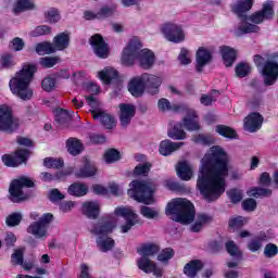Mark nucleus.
<instances>
[{
    "instance_id": "f257e3e1",
    "label": "nucleus",
    "mask_w": 278,
    "mask_h": 278,
    "mask_svg": "<svg viewBox=\"0 0 278 278\" xmlns=\"http://www.w3.org/2000/svg\"><path fill=\"white\" fill-rule=\"evenodd\" d=\"M229 175V156L219 146L210 149L201 161L197 188L208 203L225 194V177Z\"/></svg>"
},
{
    "instance_id": "f03ea898",
    "label": "nucleus",
    "mask_w": 278,
    "mask_h": 278,
    "mask_svg": "<svg viewBox=\"0 0 278 278\" xmlns=\"http://www.w3.org/2000/svg\"><path fill=\"white\" fill-rule=\"evenodd\" d=\"M136 62L140 68L149 71L155 64V54L149 49L142 50L140 40L132 39L122 52V64L123 66H134Z\"/></svg>"
},
{
    "instance_id": "7ed1b4c3",
    "label": "nucleus",
    "mask_w": 278,
    "mask_h": 278,
    "mask_svg": "<svg viewBox=\"0 0 278 278\" xmlns=\"http://www.w3.org/2000/svg\"><path fill=\"white\" fill-rule=\"evenodd\" d=\"M34 73H36V65L26 64L9 81L11 92L22 101H29L34 97V90L29 87Z\"/></svg>"
},
{
    "instance_id": "20e7f679",
    "label": "nucleus",
    "mask_w": 278,
    "mask_h": 278,
    "mask_svg": "<svg viewBox=\"0 0 278 278\" xmlns=\"http://www.w3.org/2000/svg\"><path fill=\"white\" fill-rule=\"evenodd\" d=\"M165 214L176 223L190 225L195 216L194 205L187 199L177 198L167 204Z\"/></svg>"
},
{
    "instance_id": "39448f33",
    "label": "nucleus",
    "mask_w": 278,
    "mask_h": 278,
    "mask_svg": "<svg viewBox=\"0 0 278 278\" xmlns=\"http://www.w3.org/2000/svg\"><path fill=\"white\" fill-rule=\"evenodd\" d=\"M156 188L157 185L153 180H132L130 189H128V195L130 199L138 201V203L151 205L153 203V192H155Z\"/></svg>"
},
{
    "instance_id": "423d86ee",
    "label": "nucleus",
    "mask_w": 278,
    "mask_h": 278,
    "mask_svg": "<svg viewBox=\"0 0 278 278\" xmlns=\"http://www.w3.org/2000/svg\"><path fill=\"white\" fill-rule=\"evenodd\" d=\"M23 188H34V180L22 176L11 182L9 192L13 203H21V201H25V193L23 192Z\"/></svg>"
},
{
    "instance_id": "0eeeda50",
    "label": "nucleus",
    "mask_w": 278,
    "mask_h": 278,
    "mask_svg": "<svg viewBox=\"0 0 278 278\" xmlns=\"http://www.w3.org/2000/svg\"><path fill=\"white\" fill-rule=\"evenodd\" d=\"M18 129V119L12 115V109L8 105H0V131L14 134Z\"/></svg>"
},
{
    "instance_id": "6e6552de",
    "label": "nucleus",
    "mask_w": 278,
    "mask_h": 278,
    "mask_svg": "<svg viewBox=\"0 0 278 278\" xmlns=\"http://www.w3.org/2000/svg\"><path fill=\"white\" fill-rule=\"evenodd\" d=\"M114 214L116 216H123L126 220V224L121 226L122 233H127L134 225H142V219L129 207H116Z\"/></svg>"
},
{
    "instance_id": "1a4fd4ad",
    "label": "nucleus",
    "mask_w": 278,
    "mask_h": 278,
    "mask_svg": "<svg viewBox=\"0 0 278 278\" xmlns=\"http://www.w3.org/2000/svg\"><path fill=\"white\" fill-rule=\"evenodd\" d=\"M51 220H53V215L46 213L42 215V217L39 218L38 222H34L28 226L27 232L31 233V236H35V238H45V236H47V229L49 228Z\"/></svg>"
},
{
    "instance_id": "9d476101",
    "label": "nucleus",
    "mask_w": 278,
    "mask_h": 278,
    "mask_svg": "<svg viewBox=\"0 0 278 278\" xmlns=\"http://www.w3.org/2000/svg\"><path fill=\"white\" fill-rule=\"evenodd\" d=\"M116 223H118L116 217L112 215L104 216L98 220L97 225L91 230V233L99 237L108 236L116 229Z\"/></svg>"
},
{
    "instance_id": "9b49d317",
    "label": "nucleus",
    "mask_w": 278,
    "mask_h": 278,
    "mask_svg": "<svg viewBox=\"0 0 278 278\" xmlns=\"http://www.w3.org/2000/svg\"><path fill=\"white\" fill-rule=\"evenodd\" d=\"M27 157H29V150L20 149L14 154L2 155V162L4 166L16 168V166H21V164L27 162Z\"/></svg>"
},
{
    "instance_id": "f8f14e48",
    "label": "nucleus",
    "mask_w": 278,
    "mask_h": 278,
    "mask_svg": "<svg viewBox=\"0 0 278 278\" xmlns=\"http://www.w3.org/2000/svg\"><path fill=\"white\" fill-rule=\"evenodd\" d=\"M162 33L169 42H175L176 45L184 42L186 38L181 27L173 23L164 24L162 27Z\"/></svg>"
},
{
    "instance_id": "ddd939ff",
    "label": "nucleus",
    "mask_w": 278,
    "mask_h": 278,
    "mask_svg": "<svg viewBox=\"0 0 278 278\" xmlns=\"http://www.w3.org/2000/svg\"><path fill=\"white\" fill-rule=\"evenodd\" d=\"M275 16V11L273 10V2H266L263 4V10L257 11L245 18V21H251L254 25H260L264 21H270Z\"/></svg>"
},
{
    "instance_id": "4468645a",
    "label": "nucleus",
    "mask_w": 278,
    "mask_h": 278,
    "mask_svg": "<svg viewBox=\"0 0 278 278\" xmlns=\"http://www.w3.org/2000/svg\"><path fill=\"white\" fill-rule=\"evenodd\" d=\"M262 75L265 86H273L278 79V63L273 60H267L262 68Z\"/></svg>"
},
{
    "instance_id": "2eb2a0df",
    "label": "nucleus",
    "mask_w": 278,
    "mask_h": 278,
    "mask_svg": "<svg viewBox=\"0 0 278 278\" xmlns=\"http://www.w3.org/2000/svg\"><path fill=\"white\" fill-rule=\"evenodd\" d=\"M181 110H185L186 112V116L182 118L181 123L182 127H185L187 131H199L201 125H199V121H197V111L184 105Z\"/></svg>"
},
{
    "instance_id": "dca6fc26",
    "label": "nucleus",
    "mask_w": 278,
    "mask_h": 278,
    "mask_svg": "<svg viewBox=\"0 0 278 278\" xmlns=\"http://www.w3.org/2000/svg\"><path fill=\"white\" fill-rule=\"evenodd\" d=\"M89 42L98 58H102L103 60H105V58L110 55V49L108 48V43H105V40H103V37L101 35L96 34L91 36Z\"/></svg>"
},
{
    "instance_id": "f3484780",
    "label": "nucleus",
    "mask_w": 278,
    "mask_h": 278,
    "mask_svg": "<svg viewBox=\"0 0 278 278\" xmlns=\"http://www.w3.org/2000/svg\"><path fill=\"white\" fill-rule=\"evenodd\" d=\"M137 266L143 273H147V274L153 273L154 277H162V275H164V269H162V267H157L155 262L151 261L147 256H141L137 261Z\"/></svg>"
},
{
    "instance_id": "a211bd4d",
    "label": "nucleus",
    "mask_w": 278,
    "mask_h": 278,
    "mask_svg": "<svg viewBox=\"0 0 278 278\" xmlns=\"http://www.w3.org/2000/svg\"><path fill=\"white\" fill-rule=\"evenodd\" d=\"M262 123H264V117L260 113H251L244 118L243 127L245 131L250 134H255L258 129H262Z\"/></svg>"
},
{
    "instance_id": "6ab92c4d",
    "label": "nucleus",
    "mask_w": 278,
    "mask_h": 278,
    "mask_svg": "<svg viewBox=\"0 0 278 278\" xmlns=\"http://www.w3.org/2000/svg\"><path fill=\"white\" fill-rule=\"evenodd\" d=\"M134 116H136V106L134 104H119V123L122 127H127Z\"/></svg>"
},
{
    "instance_id": "aec40b11",
    "label": "nucleus",
    "mask_w": 278,
    "mask_h": 278,
    "mask_svg": "<svg viewBox=\"0 0 278 278\" xmlns=\"http://www.w3.org/2000/svg\"><path fill=\"white\" fill-rule=\"evenodd\" d=\"M146 88H148L150 94H157L160 86H162V79L159 76L152 74L141 75Z\"/></svg>"
},
{
    "instance_id": "412c9836",
    "label": "nucleus",
    "mask_w": 278,
    "mask_h": 278,
    "mask_svg": "<svg viewBox=\"0 0 278 278\" xmlns=\"http://www.w3.org/2000/svg\"><path fill=\"white\" fill-rule=\"evenodd\" d=\"M212 62V50L206 48H199L197 51V71L201 73L204 66H207Z\"/></svg>"
},
{
    "instance_id": "4be33fe9",
    "label": "nucleus",
    "mask_w": 278,
    "mask_h": 278,
    "mask_svg": "<svg viewBox=\"0 0 278 278\" xmlns=\"http://www.w3.org/2000/svg\"><path fill=\"white\" fill-rule=\"evenodd\" d=\"M144 80L142 79V76H138L132 78L128 84V91L132 97H142L144 93Z\"/></svg>"
},
{
    "instance_id": "5701e85b",
    "label": "nucleus",
    "mask_w": 278,
    "mask_h": 278,
    "mask_svg": "<svg viewBox=\"0 0 278 278\" xmlns=\"http://www.w3.org/2000/svg\"><path fill=\"white\" fill-rule=\"evenodd\" d=\"M99 212H101V205L97 201H87L83 203V214L87 218H99Z\"/></svg>"
},
{
    "instance_id": "b1692460",
    "label": "nucleus",
    "mask_w": 278,
    "mask_h": 278,
    "mask_svg": "<svg viewBox=\"0 0 278 278\" xmlns=\"http://www.w3.org/2000/svg\"><path fill=\"white\" fill-rule=\"evenodd\" d=\"M184 144V142H173L166 139L160 143L159 153L165 156L170 155L172 153H175V151H178V149H181Z\"/></svg>"
},
{
    "instance_id": "393cba45",
    "label": "nucleus",
    "mask_w": 278,
    "mask_h": 278,
    "mask_svg": "<svg viewBox=\"0 0 278 278\" xmlns=\"http://www.w3.org/2000/svg\"><path fill=\"white\" fill-rule=\"evenodd\" d=\"M177 175L182 181H190L192 179V165L188 161L179 162L176 166Z\"/></svg>"
},
{
    "instance_id": "a878e982",
    "label": "nucleus",
    "mask_w": 278,
    "mask_h": 278,
    "mask_svg": "<svg viewBox=\"0 0 278 278\" xmlns=\"http://www.w3.org/2000/svg\"><path fill=\"white\" fill-rule=\"evenodd\" d=\"M71 43V36L68 33H61L53 38V47L54 51H64V49H68V45Z\"/></svg>"
},
{
    "instance_id": "bb28decb",
    "label": "nucleus",
    "mask_w": 278,
    "mask_h": 278,
    "mask_svg": "<svg viewBox=\"0 0 278 278\" xmlns=\"http://www.w3.org/2000/svg\"><path fill=\"white\" fill-rule=\"evenodd\" d=\"M202 269H203V262L199 260H193L185 265L184 273L189 278H194L197 277L199 271Z\"/></svg>"
},
{
    "instance_id": "cd10ccee",
    "label": "nucleus",
    "mask_w": 278,
    "mask_h": 278,
    "mask_svg": "<svg viewBox=\"0 0 278 278\" xmlns=\"http://www.w3.org/2000/svg\"><path fill=\"white\" fill-rule=\"evenodd\" d=\"M251 8H253V0H238L231 5L232 12L239 16H244Z\"/></svg>"
},
{
    "instance_id": "c85d7f7f",
    "label": "nucleus",
    "mask_w": 278,
    "mask_h": 278,
    "mask_svg": "<svg viewBox=\"0 0 278 278\" xmlns=\"http://www.w3.org/2000/svg\"><path fill=\"white\" fill-rule=\"evenodd\" d=\"M257 31H260V26L250 24L248 22H242L235 30V36L240 38V36H244V34H257Z\"/></svg>"
},
{
    "instance_id": "c756f323",
    "label": "nucleus",
    "mask_w": 278,
    "mask_h": 278,
    "mask_svg": "<svg viewBox=\"0 0 278 278\" xmlns=\"http://www.w3.org/2000/svg\"><path fill=\"white\" fill-rule=\"evenodd\" d=\"M137 253H139L141 257H153V255L160 253V245L155 243H146L137 249Z\"/></svg>"
},
{
    "instance_id": "7c9ffc66",
    "label": "nucleus",
    "mask_w": 278,
    "mask_h": 278,
    "mask_svg": "<svg viewBox=\"0 0 278 278\" xmlns=\"http://www.w3.org/2000/svg\"><path fill=\"white\" fill-rule=\"evenodd\" d=\"M91 114L94 121L99 119L105 129H112L114 127V117H112V115L103 112L97 113L94 111H91Z\"/></svg>"
},
{
    "instance_id": "2f4dec72",
    "label": "nucleus",
    "mask_w": 278,
    "mask_h": 278,
    "mask_svg": "<svg viewBox=\"0 0 278 278\" xmlns=\"http://www.w3.org/2000/svg\"><path fill=\"white\" fill-rule=\"evenodd\" d=\"M75 175L81 179H86L87 177H94V175H97V166L87 161L85 165L75 173Z\"/></svg>"
},
{
    "instance_id": "473e14b6",
    "label": "nucleus",
    "mask_w": 278,
    "mask_h": 278,
    "mask_svg": "<svg viewBox=\"0 0 278 278\" xmlns=\"http://www.w3.org/2000/svg\"><path fill=\"white\" fill-rule=\"evenodd\" d=\"M96 244L99 251H101L102 253H108V251H112L114 249L116 242L110 237H98L96 239Z\"/></svg>"
},
{
    "instance_id": "72a5a7b5",
    "label": "nucleus",
    "mask_w": 278,
    "mask_h": 278,
    "mask_svg": "<svg viewBox=\"0 0 278 278\" xmlns=\"http://www.w3.org/2000/svg\"><path fill=\"white\" fill-rule=\"evenodd\" d=\"M220 53L225 66H233V62H236V51L230 47L224 46L220 48Z\"/></svg>"
},
{
    "instance_id": "f704fd0d",
    "label": "nucleus",
    "mask_w": 278,
    "mask_h": 278,
    "mask_svg": "<svg viewBox=\"0 0 278 278\" xmlns=\"http://www.w3.org/2000/svg\"><path fill=\"white\" fill-rule=\"evenodd\" d=\"M67 151L71 155H79L84 151V143L77 138H70L66 141Z\"/></svg>"
},
{
    "instance_id": "c9c22d12",
    "label": "nucleus",
    "mask_w": 278,
    "mask_h": 278,
    "mask_svg": "<svg viewBox=\"0 0 278 278\" xmlns=\"http://www.w3.org/2000/svg\"><path fill=\"white\" fill-rule=\"evenodd\" d=\"M211 222H212V216L205 215V214H199L197 216L194 224L191 226V231H193V233H199V231L203 229V226L210 225Z\"/></svg>"
},
{
    "instance_id": "e433bc0d",
    "label": "nucleus",
    "mask_w": 278,
    "mask_h": 278,
    "mask_svg": "<svg viewBox=\"0 0 278 278\" xmlns=\"http://www.w3.org/2000/svg\"><path fill=\"white\" fill-rule=\"evenodd\" d=\"M72 197H86L88 194V186L85 184L74 182L67 189Z\"/></svg>"
},
{
    "instance_id": "4c0bfd02",
    "label": "nucleus",
    "mask_w": 278,
    "mask_h": 278,
    "mask_svg": "<svg viewBox=\"0 0 278 278\" xmlns=\"http://www.w3.org/2000/svg\"><path fill=\"white\" fill-rule=\"evenodd\" d=\"M167 136L173 140H186L187 134L184 131V124H175L174 127L168 130Z\"/></svg>"
},
{
    "instance_id": "58836bf2",
    "label": "nucleus",
    "mask_w": 278,
    "mask_h": 278,
    "mask_svg": "<svg viewBox=\"0 0 278 278\" xmlns=\"http://www.w3.org/2000/svg\"><path fill=\"white\" fill-rule=\"evenodd\" d=\"M36 4L31 0H17L13 12L14 14H21V12H27V10H35Z\"/></svg>"
},
{
    "instance_id": "ea45409f",
    "label": "nucleus",
    "mask_w": 278,
    "mask_h": 278,
    "mask_svg": "<svg viewBox=\"0 0 278 278\" xmlns=\"http://www.w3.org/2000/svg\"><path fill=\"white\" fill-rule=\"evenodd\" d=\"M273 195V190L262 187H252L248 190V197H254V199L268 198Z\"/></svg>"
},
{
    "instance_id": "a19ab883",
    "label": "nucleus",
    "mask_w": 278,
    "mask_h": 278,
    "mask_svg": "<svg viewBox=\"0 0 278 278\" xmlns=\"http://www.w3.org/2000/svg\"><path fill=\"white\" fill-rule=\"evenodd\" d=\"M99 77L104 84H112V79L118 78V72L112 67L99 72Z\"/></svg>"
},
{
    "instance_id": "79ce46f5",
    "label": "nucleus",
    "mask_w": 278,
    "mask_h": 278,
    "mask_svg": "<svg viewBox=\"0 0 278 278\" xmlns=\"http://www.w3.org/2000/svg\"><path fill=\"white\" fill-rule=\"evenodd\" d=\"M159 110H162V112H166L168 110H170L172 112H181V110H184V105L170 104V101L162 98L161 100H159Z\"/></svg>"
},
{
    "instance_id": "37998d69",
    "label": "nucleus",
    "mask_w": 278,
    "mask_h": 278,
    "mask_svg": "<svg viewBox=\"0 0 278 278\" xmlns=\"http://www.w3.org/2000/svg\"><path fill=\"white\" fill-rule=\"evenodd\" d=\"M226 251L230 254L233 260H238V262H242V251L233 241L226 242Z\"/></svg>"
},
{
    "instance_id": "c03bdc74",
    "label": "nucleus",
    "mask_w": 278,
    "mask_h": 278,
    "mask_svg": "<svg viewBox=\"0 0 278 278\" xmlns=\"http://www.w3.org/2000/svg\"><path fill=\"white\" fill-rule=\"evenodd\" d=\"M192 141L195 142V144L210 147V144H214V137H212V135L199 134L192 137Z\"/></svg>"
},
{
    "instance_id": "a18cd8bd",
    "label": "nucleus",
    "mask_w": 278,
    "mask_h": 278,
    "mask_svg": "<svg viewBox=\"0 0 278 278\" xmlns=\"http://www.w3.org/2000/svg\"><path fill=\"white\" fill-rule=\"evenodd\" d=\"M215 131L223 136L224 138H238V134L233 130V128L225 125H217Z\"/></svg>"
},
{
    "instance_id": "49530a36",
    "label": "nucleus",
    "mask_w": 278,
    "mask_h": 278,
    "mask_svg": "<svg viewBox=\"0 0 278 278\" xmlns=\"http://www.w3.org/2000/svg\"><path fill=\"white\" fill-rule=\"evenodd\" d=\"M36 52L39 55H50V53H55V48L51 42H41L36 46Z\"/></svg>"
},
{
    "instance_id": "de8ad7c7",
    "label": "nucleus",
    "mask_w": 278,
    "mask_h": 278,
    "mask_svg": "<svg viewBox=\"0 0 278 278\" xmlns=\"http://www.w3.org/2000/svg\"><path fill=\"white\" fill-rule=\"evenodd\" d=\"M60 62H62L60 56H46L40 59L39 64L42 68H53V66H55V64H60Z\"/></svg>"
},
{
    "instance_id": "09e8293b",
    "label": "nucleus",
    "mask_w": 278,
    "mask_h": 278,
    "mask_svg": "<svg viewBox=\"0 0 278 278\" xmlns=\"http://www.w3.org/2000/svg\"><path fill=\"white\" fill-rule=\"evenodd\" d=\"M25 249H16L11 255L12 266H21L24 262Z\"/></svg>"
},
{
    "instance_id": "8fccbe9b",
    "label": "nucleus",
    "mask_w": 278,
    "mask_h": 278,
    "mask_svg": "<svg viewBox=\"0 0 278 278\" xmlns=\"http://www.w3.org/2000/svg\"><path fill=\"white\" fill-rule=\"evenodd\" d=\"M43 166H46V168H63L64 167V160L53 159V157H46L43 160Z\"/></svg>"
},
{
    "instance_id": "3c124183",
    "label": "nucleus",
    "mask_w": 278,
    "mask_h": 278,
    "mask_svg": "<svg viewBox=\"0 0 278 278\" xmlns=\"http://www.w3.org/2000/svg\"><path fill=\"white\" fill-rule=\"evenodd\" d=\"M235 73L237 77H240L242 79L247 77L249 73H251V65L249 63H239L235 68Z\"/></svg>"
},
{
    "instance_id": "603ef678",
    "label": "nucleus",
    "mask_w": 278,
    "mask_h": 278,
    "mask_svg": "<svg viewBox=\"0 0 278 278\" xmlns=\"http://www.w3.org/2000/svg\"><path fill=\"white\" fill-rule=\"evenodd\" d=\"M104 160L106 164H113V162H118L121 160V152L116 149H110L104 153Z\"/></svg>"
},
{
    "instance_id": "864d4df0",
    "label": "nucleus",
    "mask_w": 278,
    "mask_h": 278,
    "mask_svg": "<svg viewBox=\"0 0 278 278\" xmlns=\"http://www.w3.org/2000/svg\"><path fill=\"white\" fill-rule=\"evenodd\" d=\"M0 64L2 68H12V66L16 65V62L14 61V56L10 53H4L1 55Z\"/></svg>"
},
{
    "instance_id": "5fc2aeb1",
    "label": "nucleus",
    "mask_w": 278,
    "mask_h": 278,
    "mask_svg": "<svg viewBox=\"0 0 278 278\" xmlns=\"http://www.w3.org/2000/svg\"><path fill=\"white\" fill-rule=\"evenodd\" d=\"M22 220H23V215L21 213H13L7 217L5 223L8 227H16L21 225Z\"/></svg>"
},
{
    "instance_id": "6e6d98bb",
    "label": "nucleus",
    "mask_w": 278,
    "mask_h": 278,
    "mask_svg": "<svg viewBox=\"0 0 278 278\" xmlns=\"http://www.w3.org/2000/svg\"><path fill=\"white\" fill-rule=\"evenodd\" d=\"M173 257H175V250H173V248H166L157 255L159 262L163 263L168 262V260H173Z\"/></svg>"
},
{
    "instance_id": "4d7b16f0",
    "label": "nucleus",
    "mask_w": 278,
    "mask_h": 278,
    "mask_svg": "<svg viewBox=\"0 0 278 278\" xmlns=\"http://www.w3.org/2000/svg\"><path fill=\"white\" fill-rule=\"evenodd\" d=\"M140 214H142L144 218L153 219V218H157V216L160 215V212L149 206H141Z\"/></svg>"
},
{
    "instance_id": "13d9d810",
    "label": "nucleus",
    "mask_w": 278,
    "mask_h": 278,
    "mask_svg": "<svg viewBox=\"0 0 278 278\" xmlns=\"http://www.w3.org/2000/svg\"><path fill=\"white\" fill-rule=\"evenodd\" d=\"M55 121L56 123L64 125V123H68V121H71V114H68V111L64 109H59L56 111Z\"/></svg>"
},
{
    "instance_id": "bf43d9fd",
    "label": "nucleus",
    "mask_w": 278,
    "mask_h": 278,
    "mask_svg": "<svg viewBox=\"0 0 278 278\" xmlns=\"http://www.w3.org/2000/svg\"><path fill=\"white\" fill-rule=\"evenodd\" d=\"M114 12H116V7H102L98 12V17L101 20L110 18V16H114Z\"/></svg>"
},
{
    "instance_id": "052dcab7",
    "label": "nucleus",
    "mask_w": 278,
    "mask_h": 278,
    "mask_svg": "<svg viewBox=\"0 0 278 278\" xmlns=\"http://www.w3.org/2000/svg\"><path fill=\"white\" fill-rule=\"evenodd\" d=\"M262 242H264L262 237H255L248 243V249L252 251V253H255V251H260V249H262Z\"/></svg>"
},
{
    "instance_id": "680f3d73",
    "label": "nucleus",
    "mask_w": 278,
    "mask_h": 278,
    "mask_svg": "<svg viewBox=\"0 0 278 278\" xmlns=\"http://www.w3.org/2000/svg\"><path fill=\"white\" fill-rule=\"evenodd\" d=\"M151 163L146 164H139L135 167V175L140 176L142 175L146 177V175H149V172L151 170Z\"/></svg>"
},
{
    "instance_id": "e2e57ef3",
    "label": "nucleus",
    "mask_w": 278,
    "mask_h": 278,
    "mask_svg": "<svg viewBox=\"0 0 278 278\" xmlns=\"http://www.w3.org/2000/svg\"><path fill=\"white\" fill-rule=\"evenodd\" d=\"M47 34H51V27H49L47 25L37 26L30 33V35L34 36L35 38L38 37V36H47Z\"/></svg>"
},
{
    "instance_id": "0e129e2a",
    "label": "nucleus",
    "mask_w": 278,
    "mask_h": 278,
    "mask_svg": "<svg viewBox=\"0 0 278 278\" xmlns=\"http://www.w3.org/2000/svg\"><path fill=\"white\" fill-rule=\"evenodd\" d=\"M231 203H240V201H242V190H238V189H230L227 192Z\"/></svg>"
},
{
    "instance_id": "69168bd1",
    "label": "nucleus",
    "mask_w": 278,
    "mask_h": 278,
    "mask_svg": "<svg viewBox=\"0 0 278 278\" xmlns=\"http://www.w3.org/2000/svg\"><path fill=\"white\" fill-rule=\"evenodd\" d=\"M278 254V247L275 243H268L265 245L264 255L265 257H275Z\"/></svg>"
},
{
    "instance_id": "338daca9",
    "label": "nucleus",
    "mask_w": 278,
    "mask_h": 278,
    "mask_svg": "<svg viewBox=\"0 0 278 278\" xmlns=\"http://www.w3.org/2000/svg\"><path fill=\"white\" fill-rule=\"evenodd\" d=\"M10 49H12L13 51H23L24 47H25V41H23V39H21L20 37H15L11 43L9 45Z\"/></svg>"
},
{
    "instance_id": "774afa93",
    "label": "nucleus",
    "mask_w": 278,
    "mask_h": 278,
    "mask_svg": "<svg viewBox=\"0 0 278 278\" xmlns=\"http://www.w3.org/2000/svg\"><path fill=\"white\" fill-rule=\"evenodd\" d=\"M41 86L42 89L46 92H51V90H53V88H55V79L51 78V77H46L42 81H41Z\"/></svg>"
}]
</instances>
